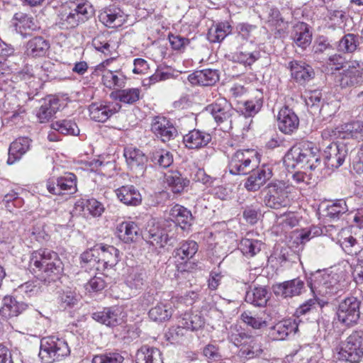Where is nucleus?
Wrapping results in <instances>:
<instances>
[{
  "label": "nucleus",
  "mask_w": 363,
  "mask_h": 363,
  "mask_svg": "<svg viewBox=\"0 0 363 363\" xmlns=\"http://www.w3.org/2000/svg\"><path fill=\"white\" fill-rule=\"evenodd\" d=\"M262 106V94L259 91H256V95L254 99L247 100L244 103L245 114L247 116H252L260 110Z\"/></svg>",
  "instance_id": "50"
},
{
  "label": "nucleus",
  "mask_w": 363,
  "mask_h": 363,
  "mask_svg": "<svg viewBox=\"0 0 363 363\" xmlns=\"http://www.w3.org/2000/svg\"><path fill=\"white\" fill-rule=\"evenodd\" d=\"M211 140L209 133L194 129L184 136L183 141L189 149H200L206 146Z\"/></svg>",
  "instance_id": "23"
},
{
  "label": "nucleus",
  "mask_w": 363,
  "mask_h": 363,
  "mask_svg": "<svg viewBox=\"0 0 363 363\" xmlns=\"http://www.w3.org/2000/svg\"><path fill=\"white\" fill-rule=\"evenodd\" d=\"M272 175V167L268 164H264L254 170L247 178L245 187L248 191H256L269 180Z\"/></svg>",
  "instance_id": "16"
},
{
  "label": "nucleus",
  "mask_w": 363,
  "mask_h": 363,
  "mask_svg": "<svg viewBox=\"0 0 363 363\" xmlns=\"http://www.w3.org/2000/svg\"><path fill=\"white\" fill-rule=\"evenodd\" d=\"M28 306L23 302L17 301L12 296H5L0 308V315L4 318L16 317L26 310Z\"/></svg>",
  "instance_id": "26"
},
{
  "label": "nucleus",
  "mask_w": 363,
  "mask_h": 363,
  "mask_svg": "<svg viewBox=\"0 0 363 363\" xmlns=\"http://www.w3.org/2000/svg\"><path fill=\"white\" fill-rule=\"evenodd\" d=\"M363 82V63L352 61L348 63L340 75L339 82L342 88L355 86Z\"/></svg>",
  "instance_id": "14"
},
{
  "label": "nucleus",
  "mask_w": 363,
  "mask_h": 363,
  "mask_svg": "<svg viewBox=\"0 0 363 363\" xmlns=\"http://www.w3.org/2000/svg\"><path fill=\"white\" fill-rule=\"evenodd\" d=\"M116 234L123 242L130 243L135 241L138 238L139 235V228L134 222H122L117 225Z\"/></svg>",
  "instance_id": "29"
},
{
  "label": "nucleus",
  "mask_w": 363,
  "mask_h": 363,
  "mask_svg": "<svg viewBox=\"0 0 363 363\" xmlns=\"http://www.w3.org/2000/svg\"><path fill=\"white\" fill-rule=\"evenodd\" d=\"M92 45L96 50L104 53H106L109 51L110 45L102 35H98L94 38L92 40Z\"/></svg>",
  "instance_id": "62"
},
{
  "label": "nucleus",
  "mask_w": 363,
  "mask_h": 363,
  "mask_svg": "<svg viewBox=\"0 0 363 363\" xmlns=\"http://www.w3.org/2000/svg\"><path fill=\"white\" fill-rule=\"evenodd\" d=\"M147 238L152 245L163 247L169 240V236L164 230H150Z\"/></svg>",
  "instance_id": "49"
},
{
  "label": "nucleus",
  "mask_w": 363,
  "mask_h": 363,
  "mask_svg": "<svg viewBox=\"0 0 363 363\" xmlns=\"http://www.w3.org/2000/svg\"><path fill=\"white\" fill-rule=\"evenodd\" d=\"M321 93L315 90L306 93L305 101L307 106H314L320 102Z\"/></svg>",
  "instance_id": "64"
},
{
  "label": "nucleus",
  "mask_w": 363,
  "mask_h": 363,
  "mask_svg": "<svg viewBox=\"0 0 363 363\" xmlns=\"http://www.w3.org/2000/svg\"><path fill=\"white\" fill-rule=\"evenodd\" d=\"M262 246L260 240L243 238L240 241V249L244 255L252 257L261 251Z\"/></svg>",
  "instance_id": "47"
},
{
  "label": "nucleus",
  "mask_w": 363,
  "mask_h": 363,
  "mask_svg": "<svg viewBox=\"0 0 363 363\" xmlns=\"http://www.w3.org/2000/svg\"><path fill=\"white\" fill-rule=\"evenodd\" d=\"M86 208L89 212L95 217L100 216L104 210L103 205L94 199L87 201Z\"/></svg>",
  "instance_id": "59"
},
{
  "label": "nucleus",
  "mask_w": 363,
  "mask_h": 363,
  "mask_svg": "<svg viewBox=\"0 0 363 363\" xmlns=\"http://www.w3.org/2000/svg\"><path fill=\"white\" fill-rule=\"evenodd\" d=\"M82 262L84 264L83 267L88 269L95 268L97 270L98 261V245L94 249H90L84 252L81 255Z\"/></svg>",
  "instance_id": "51"
},
{
  "label": "nucleus",
  "mask_w": 363,
  "mask_h": 363,
  "mask_svg": "<svg viewBox=\"0 0 363 363\" xmlns=\"http://www.w3.org/2000/svg\"><path fill=\"white\" fill-rule=\"evenodd\" d=\"M140 89L130 88L113 91L111 94V97L124 104H133L140 99Z\"/></svg>",
  "instance_id": "41"
},
{
  "label": "nucleus",
  "mask_w": 363,
  "mask_h": 363,
  "mask_svg": "<svg viewBox=\"0 0 363 363\" xmlns=\"http://www.w3.org/2000/svg\"><path fill=\"white\" fill-rule=\"evenodd\" d=\"M121 106L118 103L111 101H99L89 106L90 118L95 121L104 123L121 109Z\"/></svg>",
  "instance_id": "12"
},
{
  "label": "nucleus",
  "mask_w": 363,
  "mask_h": 363,
  "mask_svg": "<svg viewBox=\"0 0 363 363\" xmlns=\"http://www.w3.org/2000/svg\"><path fill=\"white\" fill-rule=\"evenodd\" d=\"M259 57V52H240L236 55L237 60L240 63H242L244 65H250L253 62H255Z\"/></svg>",
  "instance_id": "58"
},
{
  "label": "nucleus",
  "mask_w": 363,
  "mask_h": 363,
  "mask_svg": "<svg viewBox=\"0 0 363 363\" xmlns=\"http://www.w3.org/2000/svg\"><path fill=\"white\" fill-rule=\"evenodd\" d=\"M345 61V58L340 55L334 54L328 57L326 63L331 69L338 70L343 67Z\"/></svg>",
  "instance_id": "61"
},
{
  "label": "nucleus",
  "mask_w": 363,
  "mask_h": 363,
  "mask_svg": "<svg viewBox=\"0 0 363 363\" xmlns=\"http://www.w3.org/2000/svg\"><path fill=\"white\" fill-rule=\"evenodd\" d=\"M113 59H108L96 67V72L101 75L102 84L109 89L116 87H123L126 77L121 69H111L110 64Z\"/></svg>",
  "instance_id": "9"
},
{
  "label": "nucleus",
  "mask_w": 363,
  "mask_h": 363,
  "mask_svg": "<svg viewBox=\"0 0 363 363\" xmlns=\"http://www.w3.org/2000/svg\"><path fill=\"white\" fill-rule=\"evenodd\" d=\"M360 302L355 297H348L341 301L337 310V318L339 322L352 326L356 324L359 318Z\"/></svg>",
  "instance_id": "8"
},
{
  "label": "nucleus",
  "mask_w": 363,
  "mask_h": 363,
  "mask_svg": "<svg viewBox=\"0 0 363 363\" xmlns=\"http://www.w3.org/2000/svg\"><path fill=\"white\" fill-rule=\"evenodd\" d=\"M323 155L328 167L338 168L347 155V148L343 143H333L326 147Z\"/></svg>",
  "instance_id": "15"
},
{
  "label": "nucleus",
  "mask_w": 363,
  "mask_h": 363,
  "mask_svg": "<svg viewBox=\"0 0 363 363\" xmlns=\"http://www.w3.org/2000/svg\"><path fill=\"white\" fill-rule=\"evenodd\" d=\"M169 41L174 50H180L189 43V40L177 35H169Z\"/></svg>",
  "instance_id": "57"
},
{
  "label": "nucleus",
  "mask_w": 363,
  "mask_h": 363,
  "mask_svg": "<svg viewBox=\"0 0 363 363\" xmlns=\"http://www.w3.org/2000/svg\"><path fill=\"white\" fill-rule=\"evenodd\" d=\"M218 79L217 71L211 69L196 71L188 77V79L191 84L201 86L213 85Z\"/></svg>",
  "instance_id": "28"
},
{
  "label": "nucleus",
  "mask_w": 363,
  "mask_h": 363,
  "mask_svg": "<svg viewBox=\"0 0 363 363\" xmlns=\"http://www.w3.org/2000/svg\"><path fill=\"white\" fill-rule=\"evenodd\" d=\"M317 304L316 298H311L306 301L305 303L301 304L298 308H296L295 315L296 316H301L303 315H306L309 313L311 310L315 308V305Z\"/></svg>",
  "instance_id": "60"
},
{
  "label": "nucleus",
  "mask_w": 363,
  "mask_h": 363,
  "mask_svg": "<svg viewBox=\"0 0 363 363\" xmlns=\"http://www.w3.org/2000/svg\"><path fill=\"white\" fill-rule=\"evenodd\" d=\"M240 319L247 325L251 326L254 329H259L262 326H265L267 323L256 315H253L250 311H245L240 315Z\"/></svg>",
  "instance_id": "54"
},
{
  "label": "nucleus",
  "mask_w": 363,
  "mask_h": 363,
  "mask_svg": "<svg viewBox=\"0 0 363 363\" xmlns=\"http://www.w3.org/2000/svg\"><path fill=\"white\" fill-rule=\"evenodd\" d=\"M267 299V291L264 287L254 288L247 291L245 296L246 301L256 306H264Z\"/></svg>",
  "instance_id": "44"
},
{
  "label": "nucleus",
  "mask_w": 363,
  "mask_h": 363,
  "mask_svg": "<svg viewBox=\"0 0 363 363\" xmlns=\"http://www.w3.org/2000/svg\"><path fill=\"white\" fill-rule=\"evenodd\" d=\"M299 119L295 112L287 106L280 109L277 115V125L284 134H291L298 127Z\"/></svg>",
  "instance_id": "17"
},
{
  "label": "nucleus",
  "mask_w": 363,
  "mask_h": 363,
  "mask_svg": "<svg viewBox=\"0 0 363 363\" xmlns=\"http://www.w3.org/2000/svg\"><path fill=\"white\" fill-rule=\"evenodd\" d=\"M206 111L211 113L218 124L231 123V117L234 110L228 101L223 97H219L213 104L206 107Z\"/></svg>",
  "instance_id": "13"
},
{
  "label": "nucleus",
  "mask_w": 363,
  "mask_h": 363,
  "mask_svg": "<svg viewBox=\"0 0 363 363\" xmlns=\"http://www.w3.org/2000/svg\"><path fill=\"white\" fill-rule=\"evenodd\" d=\"M48 49L49 44L43 38L35 37L27 43L26 53L32 57H42Z\"/></svg>",
  "instance_id": "40"
},
{
  "label": "nucleus",
  "mask_w": 363,
  "mask_h": 363,
  "mask_svg": "<svg viewBox=\"0 0 363 363\" xmlns=\"http://www.w3.org/2000/svg\"><path fill=\"white\" fill-rule=\"evenodd\" d=\"M69 354L70 349L64 339L48 336L40 340L39 357L44 363L61 361Z\"/></svg>",
  "instance_id": "4"
},
{
  "label": "nucleus",
  "mask_w": 363,
  "mask_h": 363,
  "mask_svg": "<svg viewBox=\"0 0 363 363\" xmlns=\"http://www.w3.org/2000/svg\"><path fill=\"white\" fill-rule=\"evenodd\" d=\"M124 157L127 164L131 169H143V166L147 161L145 155L136 147L129 146L124 149Z\"/></svg>",
  "instance_id": "36"
},
{
  "label": "nucleus",
  "mask_w": 363,
  "mask_h": 363,
  "mask_svg": "<svg viewBox=\"0 0 363 363\" xmlns=\"http://www.w3.org/2000/svg\"><path fill=\"white\" fill-rule=\"evenodd\" d=\"M48 191L55 195H70L77 192V177L70 172L48 181Z\"/></svg>",
  "instance_id": "11"
},
{
  "label": "nucleus",
  "mask_w": 363,
  "mask_h": 363,
  "mask_svg": "<svg viewBox=\"0 0 363 363\" xmlns=\"http://www.w3.org/2000/svg\"><path fill=\"white\" fill-rule=\"evenodd\" d=\"M230 32L231 26L228 23H220L209 29L208 39L211 43H218L223 40Z\"/></svg>",
  "instance_id": "42"
},
{
  "label": "nucleus",
  "mask_w": 363,
  "mask_h": 363,
  "mask_svg": "<svg viewBox=\"0 0 363 363\" xmlns=\"http://www.w3.org/2000/svg\"><path fill=\"white\" fill-rule=\"evenodd\" d=\"M151 160L155 164L163 168L169 167L173 162L172 154L164 150H158L152 152Z\"/></svg>",
  "instance_id": "52"
},
{
  "label": "nucleus",
  "mask_w": 363,
  "mask_h": 363,
  "mask_svg": "<svg viewBox=\"0 0 363 363\" xmlns=\"http://www.w3.org/2000/svg\"><path fill=\"white\" fill-rule=\"evenodd\" d=\"M304 289L305 284L299 278L286 281L274 286V294L285 298L299 296Z\"/></svg>",
  "instance_id": "19"
},
{
  "label": "nucleus",
  "mask_w": 363,
  "mask_h": 363,
  "mask_svg": "<svg viewBox=\"0 0 363 363\" xmlns=\"http://www.w3.org/2000/svg\"><path fill=\"white\" fill-rule=\"evenodd\" d=\"M30 267L45 281H55L63 272V263L57 253L49 250L34 251L30 256Z\"/></svg>",
  "instance_id": "1"
},
{
  "label": "nucleus",
  "mask_w": 363,
  "mask_h": 363,
  "mask_svg": "<svg viewBox=\"0 0 363 363\" xmlns=\"http://www.w3.org/2000/svg\"><path fill=\"white\" fill-rule=\"evenodd\" d=\"M117 198L127 206H138L142 201V196L138 189L132 185L123 186L115 191Z\"/></svg>",
  "instance_id": "27"
},
{
  "label": "nucleus",
  "mask_w": 363,
  "mask_h": 363,
  "mask_svg": "<svg viewBox=\"0 0 363 363\" xmlns=\"http://www.w3.org/2000/svg\"><path fill=\"white\" fill-rule=\"evenodd\" d=\"M98 265L97 271L102 272L103 274L115 271V267L120 260V252L113 245H98Z\"/></svg>",
  "instance_id": "10"
},
{
  "label": "nucleus",
  "mask_w": 363,
  "mask_h": 363,
  "mask_svg": "<svg viewBox=\"0 0 363 363\" xmlns=\"http://www.w3.org/2000/svg\"><path fill=\"white\" fill-rule=\"evenodd\" d=\"M334 135L342 139L363 140V121H352L340 124L334 130Z\"/></svg>",
  "instance_id": "18"
},
{
  "label": "nucleus",
  "mask_w": 363,
  "mask_h": 363,
  "mask_svg": "<svg viewBox=\"0 0 363 363\" xmlns=\"http://www.w3.org/2000/svg\"><path fill=\"white\" fill-rule=\"evenodd\" d=\"M285 162L293 167L315 169L320 163L319 150L311 142L305 141L293 146L285 156Z\"/></svg>",
  "instance_id": "2"
},
{
  "label": "nucleus",
  "mask_w": 363,
  "mask_h": 363,
  "mask_svg": "<svg viewBox=\"0 0 363 363\" xmlns=\"http://www.w3.org/2000/svg\"><path fill=\"white\" fill-rule=\"evenodd\" d=\"M152 132L162 142L169 141L176 133L172 123L164 117H155L151 124Z\"/></svg>",
  "instance_id": "20"
},
{
  "label": "nucleus",
  "mask_w": 363,
  "mask_h": 363,
  "mask_svg": "<svg viewBox=\"0 0 363 363\" xmlns=\"http://www.w3.org/2000/svg\"><path fill=\"white\" fill-rule=\"evenodd\" d=\"M198 251V245L194 240H186L180 244L178 248H176L173 252V256L176 262L186 263L191 259Z\"/></svg>",
  "instance_id": "32"
},
{
  "label": "nucleus",
  "mask_w": 363,
  "mask_h": 363,
  "mask_svg": "<svg viewBox=\"0 0 363 363\" xmlns=\"http://www.w3.org/2000/svg\"><path fill=\"white\" fill-rule=\"evenodd\" d=\"M339 242L344 251L349 254H356L360 249L357 247V240L351 235L348 230H342L339 235Z\"/></svg>",
  "instance_id": "46"
},
{
  "label": "nucleus",
  "mask_w": 363,
  "mask_h": 363,
  "mask_svg": "<svg viewBox=\"0 0 363 363\" xmlns=\"http://www.w3.org/2000/svg\"><path fill=\"white\" fill-rule=\"evenodd\" d=\"M204 325V318L199 311L185 313L178 320V328L191 331L199 330Z\"/></svg>",
  "instance_id": "31"
},
{
  "label": "nucleus",
  "mask_w": 363,
  "mask_h": 363,
  "mask_svg": "<svg viewBox=\"0 0 363 363\" xmlns=\"http://www.w3.org/2000/svg\"><path fill=\"white\" fill-rule=\"evenodd\" d=\"M136 363H163L161 352L155 347L142 346L136 353Z\"/></svg>",
  "instance_id": "34"
},
{
  "label": "nucleus",
  "mask_w": 363,
  "mask_h": 363,
  "mask_svg": "<svg viewBox=\"0 0 363 363\" xmlns=\"http://www.w3.org/2000/svg\"><path fill=\"white\" fill-rule=\"evenodd\" d=\"M298 330L296 320L286 319L277 323L271 330V335L274 340H284L289 334Z\"/></svg>",
  "instance_id": "30"
},
{
  "label": "nucleus",
  "mask_w": 363,
  "mask_h": 363,
  "mask_svg": "<svg viewBox=\"0 0 363 363\" xmlns=\"http://www.w3.org/2000/svg\"><path fill=\"white\" fill-rule=\"evenodd\" d=\"M170 217L175 225L184 230L191 225L192 215L190 211L180 205L174 206L170 210Z\"/></svg>",
  "instance_id": "33"
},
{
  "label": "nucleus",
  "mask_w": 363,
  "mask_h": 363,
  "mask_svg": "<svg viewBox=\"0 0 363 363\" xmlns=\"http://www.w3.org/2000/svg\"><path fill=\"white\" fill-rule=\"evenodd\" d=\"M106 286V281L101 276H95L85 285V289L89 293L98 292L103 290Z\"/></svg>",
  "instance_id": "56"
},
{
  "label": "nucleus",
  "mask_w": 363,
  "mask_h": 363,
  "mask_svg": "<svg viewBox=\"0 0 363 363\" xmlns=\"http://www.w3.org/2000/svg\"><path fill=\"white\" fill-rule=\"evenodd\" d=\"M340 358L351 363H358L363 357V331L353 332L340 345Z\"/></svg>",
  "instance_id": "6"
},
{
  "label": "nucleus",
  "mask_w": 363,
  "mask_h": 363,
  "mask_svg": "<svg viewBox=\"0 0 363 363\" xmlns=\"http://www.w3.org/2000/svg\"><path fill=\"white\" fill-rule=\"evenodd\" d=\"M30 143L31 140L26 137L18 138L11 143L9 150L7 163L13 164L18 161L29 150Z\"/></svg>",
  "instance_id": "25"
},
{
  "label": "nucleus",
  "mask_w": 363,
  "mask_h": 363,
  "mask_svg": "<svg viewBox=\"0 0 363 363\" xmlns=\"http://www.w3.org/2000/svg\"><path fill=\"white\" fill-rule=\"evenodd\" d=\"M257 163V152L255 150H240L231 157L228 168L232 174H245L253 170Z\"/></svg>",
  "instance_id": "5"
},
{
  "label": "nucleus",
  "mask_w": 363,
  "mask_h": 363,
  "mask_svg": "<svg viewBox=\"0 0 363 363\" xmlns=\"http://www.w3.org/2000/svg\"><path fill=\"white\" fill-rule=\"evenodd\" d=\"M289 68L291 77L300 84L310 81L315 76L312 67L302 61L290 62Z\"/></svg>",
  "instance_id": "22"
},
{
  "label": "nucleus",
  "mask_w": 363,
  "mask_h": 363,
  "mask_svg": "<svg viewBox=\"0 0 363 363\" xmlns=\"http://www.w3.org/2000/svg\"><path fill=\"white\" fill-rule=\"evenodd\" d=\"M198 298V294L193 291H189L184 296H174L175 301H184L186 306H191Z\"/></svg>",
  "instance_id": "63"
},
{
  "label": "nucleus",
  "mask_w": 363,
  "mask_h": 363,
  "mask_svg": "<svg viewBox=\"0 0 363 363\" xmlns=\"http://www.w3.org/2000/svg\"><path fill=\"white\" fill-rule=\"evenodd\" d=\"M164 182L174 193H181L189 186V180L177 172H168L164 174Z\"/></svg>",
  "instance_id": "37"
},
{
  "label": "nucleus",
  "mask_w": 363,
  "mask_h": 363,
  "mask_svg": "<svg viewBox=\"0 0 363 363\" xmlns=\"http://www.w3.org/2000/svg\"><path fill=\"white\" fill-rule=\"evenodd\" d=\"M173 309L169 302H160L148 313L150 318L155 322L168 320L172 315Z\"/></svg>",
  "instance_id": "38"
},
{
  "label": "nucleus",
  "mask_w": 363,
  "mask_h": 363,
  "mask_svg": "<svg viewBox=\"0 0 363 363\" xmlns=\"http://www.w3.org/2000/svg\"><path fill=\"white\" fill-rule=\"evenodd\" d=\"M99 20L106 26H120L125 20L123 12L120 8L111 6L105 8L99 16Z\"/></svg>",
  "instance_id": "24"
},
{
  "label": "nucleus",
  "mask_w": 363,
  "mask_h": 363,
  "mask_svg": "<svg viewBox=\"0 0 363 363\" xmlns=\"http://www.w3.org/2000/svg\"><path fill=\"white\" fill-rule=\"evenodd\" d=\"M348 208L344 200H337L327 207V216L331 218H337L346 213Z\"/></svg>",
  "instance_id": "53"
},
{
  "label": "nucleus",
  "mask_w": 363,
  "mask_h": 363,
  "mask_svg": "<svg viewBox=\"0 0 363 363\" xmlns=\"http://www.w3.org/2000/svg\"><path fill=\"white\" fill-rule=\"evenodd\" d=\"M51 128L64 135H78L79 134V129L72 120H60L53 122L51 124Z\"/></svg>",
  "instance_id": "45"
},
{
  "label": "nucleus",
  "mask_w": 363,
  "mask_h": 363,
  "mask_svg": "<svg viewBox=\"0 0 363 363\" xmlns=\"http://www.w3.org/2000/svg\"><path fill=\"white\" fill-rule=\"evenodd\" d=\"M259 17L268 26L278 31L283 30L286 27V23L281 16L279 11L269 4H265L262 8Z\"/></svg>",
  "instance_id": "21"
},
{
  "label": "nucleus",
  "mask_w": 363,
  "mask_h": 363,
  "mask_svg": "<svg viewBox=\"0 0 363 363\" xmlns=\"http://www.w3.org/2000/svg\"><path fill=\"white\" fill-rule=\"evenodd\" d=\"M292 38L298 47L306 48L308 46L311 42L312 35L308 25L303 22L296 23L294 26Z\"/></svg>",
  "instance_id": "35"
},
{
  "label": "nucleus",
  "mask_w": 363,
  "mask_h": 363,
  "mask_svg": "<svg viewBox=\"0 0 363 363\" xmlns=\"http://www.w3.org/2000/svg\"><path fill=\"white\" fill-rule=\"evenodd\" d=\"M59 109V100L49 97L44 101L37 112V117L40 123L48 121Z\"/></svg>",
  "instance_id": "39"
},
{
  "label": "nucleus",
  "mask_w": 363,
  "mask_h": 363,
  "mask_svg": "<svg viewBox=\"0 0 363 363\" xmlns=\"http://www.w3.org/2000/svg\"><path fill=\"white\" fill-rule=\"evenodd\" d=\"M94 14V9L87 1L77 0L64 6L59 15L58 24L62 29L77 27L85 22Z\"/></svg>",
  "instance_id": "3"
},
{
  "label": "nucleus",
  "mask_w": 363,
  "mask_h": 363,
  "mask_svg": "<svg viewBox=\"0 0 363 363\" xmlns=\"http://www.w3.org/2000/svg\"><path fill=\"white\" fill-rule=\"evenodd\" d=\"M359 45V38L354 34L345 35L339 41L338 51L343 53H352L354 52Z\"/></svg>",
  "instance_id": "48"
},
{
  "label": "nucleus",
  "mask_w": 363,
  "mask_h": 363,
  "mask_svg": "<svg viewBox=\"0 0 363 363\" xmlns=\"http://www.w3.org/2000/svg\"><path fill=\"white\" fill-rule=\"evenodd\" d=\"M123 361V357L118 352L95 355L92 359V363H122Z\"/></svg>",
  "instance_id": "55"
},
{
  "label": "nucleus",
  "mask_w": 363,
  "mask_h": 363,
  "mask_svg": "<svg viewBox=\"0 0 363 363\" xmlns=\"http://www.w3.org/2000/svg\"><path fill=\"white\" fill-rule=\"evenodd\" d=\"M290 187L282 181H275L268 184L264 203L272 208H279L286 206L289 203Z\"/></svg>",
  "instance_id": "7"
},
{
  "label": "nucleus",
  "mask_w": 363,
  "mask_h": 363,
  "mask_svg": "<svg viewBox=\"0 0 363 363\" xmlns=\"http://www.w3.org/2000/svg\"><path fill=\"white\" fill-rule=\"evenodd\" d=\"M242 357L246 359H252L255 357H266L268 354L267 350L262 347V345L257 340H252L250 344L243 347L241 350Z\"/></svg>",
  "instance_id": "43"
}]
</instances>
